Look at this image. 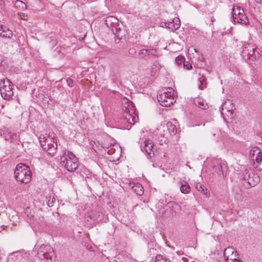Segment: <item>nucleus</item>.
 Returning a JSON list of instances; mask_svg holds the SVG:
<instances>
[{"mask_svg": "<svg viewBox=\"0 0 262 262\" xmlns=\"http://www.w3.org/2000/svg\"><path fill=\"white\" fill-rule=\"evenodd\" d=\"M195 52H198V50H195Z\"/></svg>", "mask_w": 262, "mask_h": 262, "instance_id": "41", "label": "nucleus"}, {"mask_svg": "<svg viewBox=\"0 0 262 262\" xmlns=\"http://www.w3.org/2000/svg\"><path fill=\"white\" fill-rule=\"evenodd\" d=\"M244 179L248 181V183L251 187L256 186L260 181V178L257 173H255L252 170L246 169L244 171Z\"/></svg>", "mask_w": 262, "mask_h": 262, "instance_id": "10", "label": "nucleus"}, {"mask_svg": "<svg viewBox=\"0 0 262 262\" xmlns=\"http://www.w3.org/2000/svg\"><path fill=\"white\" fill-rule=\"evenodd\" d=\"M167 22H163V23H161V26L162 27H165V24H166Z\"/></svg>", "mask_w": 262, "mask_h": 262, "instance_id": "36", "label": "nucleus"}, {"mask_svg": "<svg viewBox=\"0 0 262 262\" xmlns=\"http://www.w3.org/2000/svg\"><path fill=\"white\" fill-rule=\"evenodd\" d=\"M39 139L42 148L49 154L54 155L56 152L57 144L55 135L54 133L41 135Z\"/></svg>", "mask_w": 262, "mask_h": 262, "instance_id": "1", "label": "nucleus"}, {"mask_svg": "<svg viewBox=\"0 0 262 262\" xmlns=\"http://www.w3.org/2000/svg\"><path fill=\"white\" fill-rule=\"evenodd\" d=\"M36 256L40 262H54L55 256L52 247L47 245H41L37 249Z\"/></svg>", "mask_w": 262, "mask_h": 262, "instance_id": "6", "label": "nucleus"}, {"mask_svg": "<svg viewBox=\"0 0 262 262\" xmlns=\"http://www.w3.org/2000/svg\"><path fill=\"white\" fill-rule=\"evenodd\" d=\"M153 146V143L149 140H141L140 141L141 149L147 155H149L150 157L152 156V155H154Z\"/></svg>", "mask_w": 262, "mask_h": 262, "instance_id": "11", "label": "nucleus"}, {"mask_svg": "<svg viewBox=\"0 0 262 262\" xmlns=\"http://www.w3.org/2000/svg\"><path fill=\"white\" fill-rule=\"evenodd\" d=\"M46 200L48 206L49 207H52L54 202L55 201V198L54 196H51L50 194L49 196H46Z\"/></svg>", "mask_w": 262, "mask_h": 262, "instance_id": "26", "label": "nucleus"}, {"mask_svg": "<svg viewBox=\"0 0 262 262\" xmlns=\"http://www.w3.org/2000/svg\"><path fill=\"white\" fill-rule=\"evenodd\" d=\"M243 57L247 56V58L254 61L260 57V54L258 50H243L241 53Z\"/></svg>", "mask_w": 262, "mask_h": 262, "instance_id": "14", "label": "nucleus"}, {"mask_svg": "<svg viewBox=\"0 0 262 262\" xmlns=\"http://www.w3.org/2000/svg\"><path fill=\"white\" fill-rule=\"evenodd\" d=\"M165 28L174 31L178 29L180 27V20L178 17H175L170 21H167L165 24Z\"/></svg>", "mask_w": 262, "mask_h": 262, "instance_id": "15", "label": "nucleus"}, {"mask_svg": "<svg viewBox=\"0 0 262 262\" xmlns=\"http://www.w3.org/2000/svg\"><path fill=\"white\" fill-rule=\"evenodd\" d=\"M199 88L200 90H204L206 88L207 86V82L206 79L204 75L200 76L199 78Z\"/></svg>", "mask_w": 262, "mask_h": 262, "instance_id": "24", "label": "nucleus"}, {"mask_svg": "<svg viewBox=\"0 0 262 262\" xmlns=\"http://www.w3.org/2000/svg\"><path fill=\"white\" fill-rule=\"evenodd\" d=\"M180 190L183 193H188L190 191V187L188 184H185L181 185Z\"/></svg>", "mask_w": 262, "mask_h": 262, "instance_id": "27", "label": "nucleus"}, {"mask_svg": "<svg viewBox=\"0 0 262 262\" xmlns=\"http://www.w3.org/2000/svg\"><path fill=\"white\" fill-rule=\"evenodd\" d=\"M196 188L199 191L204 193H205V191L207 192V189L204 188V186L202 184H198L196 186Z\"/></svg>", "mask_w": 262, "mask_h": 262, "instance_id": "30", "label": "nucleus"}, {"mask_svg": "<svg viewBox=\"0 0 262 262\" xmlns=\"http://www.w3.org/2000/svg\"><path fill=\"white\" fill-rule=\"evenodd\" d=\"M138 119V116L135 113L134 108L125 107L122 115V119L124 121L132 125L137 122Z\"/></svg>", "mask_w": 262, "mask_h": 262, "instance_id": "9", "label": "nucleus"}, {"mask_svg": "<svg viewBox=\"0 0 262 262\" xmlns=\"http://www.w3.org/2000/svg\"><path fill=\"white\" fill-rule=\"evenodd\" d=\"M176 62L178 64H181L182 62H183L185 60V58L182 56H178L176 58Z\"/></svg>", "mask_w": 262, "mask_h": 262, "instance_id": "31", "label": "nucleus"}, {"mask_svg": "<svg viewBox=\"0 0 262 262\" xmlns=\"http://www.w3.org/2000/svg\"><path fill=\"white\" fill-rule=\"evenodd\" d=\"M194 104L199 107L203 110H206L208 108V104L206 101L202 98L198 97L194 100Z\"/></svg>", "mask_w": 262, "mask_h": 262, "instance_id": "19", "label": "nucleus"}, {"mask_svg": "<svg viewBox=\"0 0 262 262\" xmlns=\"http://www.w3.org/2000/svg\"><path fill=\"white\" fill-rule=\"evenodd\" d=\"M242 48L245 49H247L248 48H252V49H256V48H254L252 45L251 46V44L249 42H244Z\"/></svg>", "mask_w": 262, "mask_h": 262, "instance_id": "32", "label": "nucleus"}, {"mask_svg": "<svg viewBox=\"0 0 262 262\" xmlns=\"http://www.w3.org/2000/svg\"><path fill=\"white\" fill-rule=\"evenodd\" d=\"M213 136L217 142L223 140V133L220 131H216V133L213 134Z\"/></svg>", "mask_w": 262, "mask_h": 262, "instance_id": "28", "label": "nucleus"}, {"mask_svg": "<svg viewBox=\"0 0 262 262\" xmlns=\"http://www.w3.org/2000/svg\"><path fill=\"white\" fill-rule=\"evenodd\" d=\"M155 262H171V261L167 258H163L161 255H157L156 256Z\"/></svg>", "mask_w": 262, "mask_h": 262, "instance_id": "29", "label": "nucleus"}, {"mask_svg": "<svg viewBox=\"0 0 262 262\" xmlns=\"http://www.w3.org/2000/svg\"><path fill=\"white\" fill-rule=\"evenodd\" d=\"M15 5L16 6H18L20 7L21 8H24L26 7L25 4L21 1H16L15 3Z\"/></svg>", "mask_w": 262, "mask_h": 262, "instance_id": "33", "label": "nucleus"}, {"mask_svg": "<svg viewBox=\"0 0 262 262\" xmlns=\"http://www.w3.org/2000/svg\"><path fill=\"white\" fill-rule=\"evenodd\" d=\"M253 166L258 170H262V154L259 148L254 147L249 152Z\"/></svg>", "mask_w": 262, "mask_h": 262, "instance_id": "7", "label": "nucleus"}, {"mask_svg": "<svg viewBox=\"0 0 262 262\" xmlns=\"http://www.w3.org/2000/svg\"><path fill=\"white\" fill-rule=\"evenodd\" d=\"M157 99L162 106H170L176 102L174 91L171 88H164L158 92Z\"/></svg>", "mask_w": 262, "mask_h": 262, "instance_id": "2", "label": "nucleus"}, {"mask_svg": "<svg viewBox=\"0 0 262 262\" xmlns=\"http://www.w3.org/2000/svg\"><path fill=\"white\" fill-rule=\"evenodd\" d=\"M245 13L244 9L237 6H234L232 8V16H238L239 15H241L242 14Z\"/></svg>", "mask_w": 262, "mask_h": 262, "instance_id": "21", "label": "nucleus"}, {"mask_svg": "<svg viewBox=\"0 0 262 262\" xmlns=\"http://www.w3.org/2000/svg\"><path fill=\"white\" fill-rule=\"evenodd\" d=\"M67 82H68V85L70 86H73V81L71 79H69V80H67Z\"/></svg>", "mask_w": 262, "mask_h": 262, "instance_id": "34", "label": "nucleus"}, {"mask_svg": "<svg viewBox=\"0 0 262 262\" xmlns=\"http://www.w3.org/2000/svg\"><path fill=\"white\" fill-rule=\"evenodd\" d=\"M132 189L133 191L139 195H141L143 194V190L142 186L139 184L137 183L136 184H134L132 186Z\"/></svg>", "mask_w": 262, "mask_h": 262, "instance_id": "22", "label": "nucleus"}, {"mask_svg": "<svg viewBox=\"0 0 262 262\" xmlns=\"http://www.w3.org/2000/svg\"><path fill=\"white\" fill-rule=\"evenodd\" d=\"M89 216L94 221H99L101 220L99 213L96 211H92L89 215Z\"/></svg>", "mask_w": 262, "mask_h": 262, "instance_id": "25", "label": "nucleus"}, {"mask_svg": "<svg viewBox=\"0 0 262 262\" xmlns=\"http://www.w3.org/2000/svg\"><path fill=\"white\" fill-rule=\"evenodd\" d=\"M113 32H112L115 35V41L116 42H119V41L124 38L126 34V31L124 27L122 24L117 29H113Z\"/></svg>", "mask_w": 262, "mask_h": 262, "instance_id": "12", "label": "nucleus"}, {"mask_svg": "<svg viewBox=\"0 0 262 262\" xmlns=\"http://www.w3.org/2000/svg\"><path fill=\"white\" fill-rule=\"evenodd\" d=\"M12 83L10 81L6 78L3 79L0 82V91L2 97L8 100L13 95V91L12 90Z\"/></svg>", "mask_w": 262, "mask_h": 262, "instance_id": "8", "label": "nucleus"}, {"mask_svg": "<svg viewBox=\"0 0 262 262\" xmlns=\"http://www.w3.org/2000/svg\"><path fill=\"white\" fill-rule=\"evenodd\" d=\"M36 256L40 262H54L55 256L52 247L47 245H41L37 249Z\"/></svg>", "mask_w": 262, "mask_h": 262, "instance_id": "5", "label": "nucleus"}, {"mask_svg": "<svg viewBox=\"0 0 262 262\" xmlns=\"http://www.w3.org/2000/svg\"><path fill=\"white\" fill-rule=\"evenodd\" d=\"M231 20L235 23H238L241 25H246L249 24V20L247 16L245 13L242 14L241 15H239L238 16H231Z\"/></svg>", "mask_w": 262, "mask_h": 262, "instance_id": "16", "label": "nucleus"}, {"mask_svg": "<svg viewBox=\"0 0 262 262\" xmlns=\"http://www.w3.org/2000/svg\"><path fill=\"white\" fill-rule=\"evenodd\" d=\"M212 164L213 165V168L214 169V171L216 172L217 174L219 175L222 174L223 177H226V176H224V174L222 165L221 164V161L219 160H213Z\"/></svg>", "mask_w": 262, "mask_h": 262, "instance_id": "18", "label": "nucleus"}, {"mask_svg": "<svg viewBox=\"0 0 262 262\" xmlns=\"http://www.w3.org/2000/svg\"><path fill=\"white\" fill-rule=\"evenodd\" d=\"M166 142V140L165 138H164L163 139H161L160 141V144L161 145H162L164 143H165Z\"/></svg>", "mask_w": 262, "mask_h": 262, "instance_id": "35", "label": "nucleus"}, {"mask_svg": "<svg viewBox=\"0 0 262 262\" xmlns=\"http://www.w3.org/2000/svg\"><path fill=\"white\" fill-rule=\"evenodd\" d=\"M60 164L69 171H74L78 166V161L75 156L70 151L63 152L60 156Z\"/></svg>", "mask_w": 262, "mask_h": 262, "instance_id": "3", "label": "nucleus"}, {"mask_svg": "<svg viewBox=\"0 0 262 262\" xmlns=\"http://www.w3.org/2000/svg\"><path fill=\"white\" fill-rule=\"evenodd\" d=\"M184 67L186 66V65L185 64V63H184Z\"/></svg>", "mask_w": 262, "mask_h": 262, "instance_id": "40", "label": "nucleus"}, {"mask_svg": "<svg viewBox=\"0 0 262 262\" xmlns=\"http://www.w3.org/2000/svg\"><path fill=\"white\" fill-rule=\"evenodd\" d=\"M166 127L171 135H174L176 134V126L171 122H168L166 124Z\"/></svg>", "mask_w": 262, "mask_h": 262, "instance_id": "23", "label": "nucleus"}, {"mask_svg": "<svg viewBox=\"0 0 262 262\" xmlns=\"http://www.w3.org/2000/svg\"><path fill=\"white\" fill-rule=\"evenodd\" d=\"M14 177L16 181L20 183H28L31 179L30 168L25 164L17 165L14 171Z\"/></svg>", "mask_w": 262, "mask_h": 262, "instance_id": "4", "label": "nucleus"}, {"mask_svg": "<svg viewBox=\"0 0 262 262\" xmlns=\"http://www.w3.org/2000/svg\"><path fill=\"white\" fill-rule=\"evenodd\" d=\"M132 52H129V53L131 55H134L135 53H136V51L135 50H131Z\"/></svg>", "mask_w": 262, "mask_h": 262, "instance_id": "37", "label": "nucleus"}, {"mask_svg": "<svg viewBox=\"0 0 262 262\" xmlns=\"http://www.w3.org/2000/svg\"><path fill=\"white\" fill-rule=\"evenodd\" d=\"M187 69H189V67H187Z\"/></svg>", "mask_w": 262, "mask_h": 262, "instance_id": "42", "label": "nucleus"}, {"mask_svg": "<svg viewBox=\"0 0 262 262\" xmlns=\"http://www.w3.org/2000/svg\"><path fill=\"white\" fill-rule=\"evenodd\" d=\"M234 108V105L230 100L226 101L222 105L221 113L222 114H224V113L228 112L232 114Z\"/></svg>", "mask_w": 262, "mask_h": 262, "instance_id": "17", "label": "nucleus"}, {"mask_svg": "<svg viewBox=\"0 0 262 262\" xmlns=\"http://www.w3.org/2000/svg\"><path fill=\"white\" fill-rule=\"evenodd\" d=\"M105 24L108 28H109L112 32L114 30L113 29H117L121 25L119 24L118 19L113 16H109L106 18L105 20Z\"/></svg>", "mask_w": 262, "mask_h": 262, "instance_id": "13", "label": "nucleus"}, {"mask_svg": "<svg viewBox=\"0 0 262 262\" xmlns=\"http://www.w3.org/2000/svg\"><path fill=\"white\" fill-rule=\"evenodd\" d=\"M257 3L262 4V0H254Z\"/></svg>", "mask_w": 262, "mask_h": 262, "instance_id": "38", "label": "nucleus"}, {"mask_svg": "<svg viewBox=\"0 0 262 262\" xmlns=\"http://www.w3.org/2000/svg\"><path fill=\"white\" fill-rule=\"evenodd\" d=\"M13 35L12 32L9 29H3L0 26V37L5 38H10Z\"/></svg>", "mask_w": 262, "mask_h": 262, "instance_id": "20", "label": "nucleus"}, {"mask_svg": "<svg viewBox=\"0 0 262 262\" xmlns=\"http://www.w3.org/2000/svg\"><path fill=\"white\" fill-rule=\"evenodd\" d=\"M142 53H143V52H141V50H140L138 54L139 55H141Z\"/></svg>", "mask_w": 262, "mask_h": 262, "instance_id": "39", "label": "nucleus"}]
</instances>
